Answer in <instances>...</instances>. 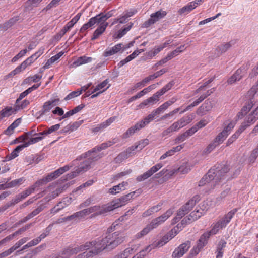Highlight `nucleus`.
Instances as JSON below:
<instances>
[{"instance_id":"obj_16","label":"nucleus","mask_w":258,"mask_h":258,"mask_svg":"<svg viewBox=\"0 0 258 258\" xmlns=\"http://www.w3.org/2000/svg\"><path fill=\"white\" fill-rule=\"evenodd\" d=\"M162 167V165L160 163H158L155 166H153L150 170L144 173L143 174L137 177V180L139 182H141L145 180L151 176L154 173L156 172L158 170L161 169Z\"/></svg>"},{"instance_id":"obj_60","label":"nucleus","mask_w":258,"mask_h":258,"mask_svg":"<svg viewBox=\"0 0 258 258\" xmlns=\"http://www.w3.org/2000/svg\"><path fill=\"white\" fill-rule=\"evenodd\" d=\"M200 251L201 250L196 246H194L190 250L187 258H193L194 256H196Z\"/></svg>"},{"instance_id":"obj_21","label":"nucleus","mask_w":258,"mask_h":258,"mask_svg":"<svg viewBox=\"0 0 258 258\" xmlns=\"http://www.w3.org/2000/svg\"><path fill=\"white\" fill-rule=\"evenodd\" d=\"M167 108L165 103H163L158 108L153 111L151 114H149L145 118L148 121V123H149L154 119L156 115L163 113Z\"/></svg>"},{"instance_id":"obj_9","label":"nucleus","mask_w":258,"mask_h":258,"mask_svg":"<svg viewBox=\"0 0 258 258\" xmlns=\"http://www.w3.org/2000/svg\"><path fill=\"white\" fill-rule=\"evenodd\" d=\"M95 244V241L93 240L92 241L87 242L80 245H76L74 247L70 246V247L72 250V254L74 255L80 252H82L81 253H82L84 252H88L92 249H94Z\"/></svg>"},{"instance_id":"obj_43","label":"nucleus","mask_w":258,"mask_h":258,"mask_svg":"<svg viewBox=\"0 0 258 258\" xmlns=\"http://www.w3.org/2000/svg\"><path fill=\"white\" fill-rule=\"evenodd\" d=\"M53 224H50L48 227H47L44 230V232L37 238L36 239H38L39 243L41 241L42 239H44L47 235H48L50 231L52 229Z\"/></svg>"},{"instance_id":"obj_45","label":"nucleus","mask_w":258,"mask_h":258,"mask_svg":"<svg viewBox=\"0 0 258 258\" xmlns=\"http://www.w3.org/2000/svg\"><path fill=\"white\" fill-rule=\"evenodd\" d=\"M227 137L226 135L221 132L216 137L213 141L218 145L223 143Z\"/></svg>"},{"instance_id":"obj_64","label":"nucleus","mask_w":258,"mask_h":258,"mask_svg":"<svg viewBox=\"0 0 258 258\" xmlns=\"http://www.w3.org/2000/svg\"><path fill=\"white\" fill-rule=\"evenodd\" d=\"M61 254L64 258H69L73 255L70 247L63 249L62 251Z\"/></svg>"},{"instance_id":"obj_36","label":"nucleus","mask_w":258,"mask_h":258,"mask_svg":"<svg viewBox=\"0 0 258 258\" xmlns=\"http://www.w3.org/2000/svg\"><path fill=\"white\" fill-rule=\"evenodd\" d=\"M20 118L16 119L12 124H11L5 131V134L10 135L13 133L14 130L16 128L20 123Z\"/></svg>"},{"instance_id":"obj_20","label":"nucleus","mask_w":258,"mask_h":258,"mask_svg":"<svg viewBox=\"0 0 258 258\" xmlns=\"http://www.w3.org/2000/svg\"><path fill=\"white\" fill-rule=\"evenodd\" d=\"M135 194V192H132L128 194H127L124 196L121 197L119 199L116 200L115 201H113L110 203V204L116 205H118V206H114V209L121 207L125 204L128 201H129Z\"/></svg>"},{"instance_id":"obj_29","label":"nucleus","mask_w":258,"mask_h":258,"mask_svg":"<svg viewBox=\"0 0 258 258\" xmlns=\"http://www.w3.org/2000/svg\"><path fill=\"white\" fill-rule=\"evenodd\" d=\"M171 239V238L170 237V235H168L167 234L165 235L159 241L157 242L156 243H153L147 246V249H148L150 248H155L157 247L162 246L164 244H165L167 242H168L169 240Z\"/></svg>"},{"instance_id":"obj_49","label":"nucleus","mask_w":258,"mask_h":258,"mask_svg":"<svg viewBox=\"0 0 258 258\" xmlns=\"http://www.w3.org/2000/svg\"><path fill=\"white\" fill-rule=\"evenodd\" d=\"M137 250L135 246L126 248L122 252L123 258H127L130 255L134 253Z\"/></svg>"},{"instance_id":"obj_44","label":"nucleus","mask_w":258,"mask_h":258,"mask_svg":"<svg viewBox=\"0 0 258 258\" xmlns=\"http://www.w3.org/2000/svg\"><path fill=\"white\" fill-rule=\"evenodd\" d=\"M130 157L126 151L120 153L114 159L116 163H120L124 160Z\"/></svg>"},{"instance_id":"obj_38","label":"nucleus","mask_w":258,"mask_h":258,"mask_svg":"<svg viewBox=\"0 0 258 258\" xmlns=\"http://www.w3.org/2000/svg\"><path fill=\"white\" fill-rule=\"evenodd\" d=\"M133 25V23H130L128 26L125 27L122 30L118 31L116 34V36H114V38L119 39L123 37L131 29Z\"/></svg>"},{"instance_id":"obj_10","label":"nucleus","mask_w":258,"mask_h":258,"mask_svg":"<svg viewBox=\"0 0 258 258\" xmlns=\"http://www.w3.org/2000/svg\"><path fill=\"white\" fill-rule=\"evenodd\" d=\"M113 144V143L111 142L110 141H109L105 143H103L101 144L100 145L94 147L91 150H89L86 152V153L82 154L76 159V160H80L83 158H85V157H86L90 156L91 154L97 155L96 154L97 152H99L102 150L105 149L106 148L111 146Z\"/></svg>"},{"instance_id":"obj_62","label":"nucleus","mask_w":258,"mask_h":258,"mask_svg":"<svg viewBox=\"0 0 258 258\" xmlns=\"http://www.w3.org/2000/svg\"><path fill=\"white\" fill-rule=\"evenodd\" d=\"M218 145L215 142L213 141L212 142L210 143L208 146L207 147V148L205 149L204 152L206 153H209L212 151H213L217 146Z\"/></svg>"},{"instance_id":"obj_39","label":"nucleus","mask_w":258,"mask_h":258,"mask_svg":"<svg viewBox=\"0 0 258 258\" xmlns=\"http://www.w3.org/2000/svg\"><path fill=\"white\" fill-rule=\"evenodd\" d=\"M23 182V179L20 178L14 180L9 183H6L5 184V187L4 188H10L14 187H16L18 185H20Z\"/></svg>"},{"instance_id":"obj_47","label":"nucleus","mask_w":258,"mask_h":258,"mask_svg":"<svg viewBox=\"0 0 258 258\" xmlns=\"http://www.w3.org/2000/svg\"><path fill=\"white\" fill-rule=\"evenodd\" d=\"M41 78L42 75L40 74H35L31 77L26 78L24 81L26 83L37 82L41 79Z\"/></svg>"},{"instance_id":"obj_24","label":"nucleus","mask_w":258,"mask_h":258,"mask_svg":"<svg viewBox=\"0 0 258 258\" xmlns=\"http://www.w3.org/2000/svg\"><path fill=\"white\" fill-rule=\"evenodd\" d=\"M96 24H99V26L94 31L91 38L92 40H94L97 39L101 35H102L105 31L108 25V23L104 24L103 23H96Z\"/></svg>"},{"instance_id":"obj_5","label":"nucleus","mask_w":258,"mask_h":258,"mask_svg":"<svg viewBox=\"0 0 258 258\" xmlns=\"http://www.w3.org/2000/svg\"><path fill=\"white\" fill-rule=\"evenodd\" d=\"M113 16L112 11L108 12L107 13H100L96 16L92 17L89 21L84 24L81 28L80 31L83 32L89 28L94 27L96 23H106V20Z\"/></svg>"},{"instance_id":"obj_28","label":"nucleus","mask_w":258,"mask_h":258,"mask_svg":"<svg viewBox=\"0 0 258 258\" xmlns=\"http://www.w3.org/2000/svg\"><path fill=\"white\" fill-rule=\"evenodd\" d=\"M154 228H156V227H154V224L151 222L150 224L147 225L142 231L138 233L135 235V238L137 239L141 238L142 237L146 235L150 231Z\"/></svg>"},{"instance_id":"obj_14","label":"nucleus","mask_w":258,"mask_h":258,"mask_svg":"<svg viewBox=\"0 0 258 258\" xmlns=\"http://www.w3.org/2000/svg\"><path fill=\"white\" fill-rule=\"evenodd\" d=\"M190 247L191 242L189 241H187L180 244L173 251L172 254V258L181 257L188 250Z\"/></svg>"},{"instance_id":"obj_34","label":"nucleus","mask_w":258,"mask_h":258,"mask_svg":"<svg viewBox=\"0 0 258 258\" xmlns=\"http://www.w3.org/2000/svg\"><path fill=\"white\" fill-rule=\"evenodd\" d=\"M258 118V106L257 108L248 116L246 120L244 121L246 123L249 124V126L251 124H253Z\"/></svg>"},{"instance_id":"obj_30","label":"nucleus","mask_w":258,"mask_h":258,"mask_svg":"<svg viewBox=\"0 0 258 258\" xmlns=\"http://www.w3.org/2000/svg\"><path fill=\"white\" fill-rule=\"evenodd\" d=\"M16 109L12 107H7L0 111V120L5 117H8L12 114L15 113Z\"/></svg>"},{"instance_id":"obj_50","label":"nucleus","mask_w":258,"mask_h":258,"mask_svg":"<svg viewBox=\"0 0 258 258\" xmlns=\"http://www.w3.org/2000/svg\"><path fill=\"white\" fill-rule=\"evenodd\" d=\"M39 240H38V239H36V238L33 239L32 240H31V241H30L29 242H28V243H27L26 244L24 245L22 247V248L20 250L17 251V252H19L26 248L36 245L37 244H38L39 243Z\"/></svg>"},{"instance_id":"obj_33","label":"nucleus","mask_w":258,"mask_h":258,"mask_svg":"<svg viewBox=\"0 0 258 258\" xmlns=\"http://www.w3.org/2000/svg\"><path fill=\"white\" fill-rule=\"evenodd\" d=\"M204 213V211L203 209L202 210H197L192 212L188 216V220H189V222H191L197 220L202 216Z\"/></svg>"},{"instance_id":"obj_26","label":"nucleus","mask_w":258,"mask_h":258,"mask_svg":"<svg viewBox=\"0 0 258 258\" xmlns=\"http://www.w3.org/2000/svg\"><path fill=\"white\" fill-rule=\"evenodd\" d=\"M92 60V58L91 57H87L86 56H81L75 60L72 64H71L70 67L76 68L81 65L90 62Z\"/></svg>"},{"instance_id":"obj_22","label":"nucleus","mask_w":258,"mask_h":258,"mask_svg":"<svg viewBox=\"0 0 258 258\" xmlns=\"http://www.w3.org/2000/svg\"><path fill=\"white\" fill-rule=\"evenodd\" d=\"M117 118L116 116H113L110 117L106 121L103 122L98 124L96 127L92 129L93 132H98L101 131H102L104 128H106L108 126H109L112 123H113Z\"/></svg>"},{"instance_id":"obj_31","label":"nucleus","mask_w":258,"mask_h":258,"mask_svg":"<svg viewBox=\"0 0 258 258\" xmlns=\"http://www.w3.org/2000/svg\"><path fill=\"white\" fill-rule=\"evenodd\" d=\"M231 46L232 44L231 42H228L225 44L219 45L216 49V51H217V56H219L222 53H225Z\"/></svg>"},{"instance_id":"obj_61","label":"nucleus","mask_w":258,"mask_h":258,"mask_svg":"<svg viewBox=\"0 0 258 258\" xmlns=\"http://www.w3.org/2000/svg\"><path fill=\"white\" fill-rule=\"evenodd\" d=\"M210 106L207 107L205 106V104H203L198 108L197 113L198 115H202L204 114L205 112L208 111V110H210Z\"/></svg>"},{"instance_id":"obj_25","label":"nucleus","mask_w":258,"mask_h":258,"mask_svg":"<svg viewBox=\"0 0 258 258\" xmlns=\"http://www.w3.org/2000/svg\"><path fill=\"white\" fill-rule=\"evenodd\" d=\"M196 204V200L194 199H191L188 201L185 205L183 206L181 208L178 210L177 214V219H181L183 216H184L187 213L186 207L188 205H190V207H194Z\"/></svg>"},{"instance_id":"obj_7","label":"nucleus","mask_w":258,"mask_h":258,"mask_svg":"<svg viewBox=\"0 0 258 258\" xmlns=\"http://www.w3.org/2000/svg\"><path fill=\"white\" fill-rule=\"evenodd\" d=\"M167 14V12L165 11L160 10L150 15V18L147 21H146L143 24V27L145 28H148L159 21L161 19L163 18Z\"/></svg>"},{"instance_id":"obj_53","label":"nucleus","mask_w":258,"mask_h":258,"mask_svg":"<svg viewBox=\"0 0 258 258\" xmlns=\"http://www.w3.org/2000/svg\"><path fill=\"white\" fill-rule=\"evenodd\" d=\"M36 59H35V57L32 55L30 57L27 58L25 61H24L21 64L22 65V67L25 69L26 67L29 65H30L31 63H32Z\"/></svg>"},{"instance_id":"obj_6","label":"nucleus","mask_w":258,"mask_h":258,"mask_svg":"<svg viewBox=\"0 0 258 258\" xmlns=\"http://www.w3.org/2000/svg\"><path fill=\"white\" fill-rule=\"evenodd\" d=\"M114 206H118V205H113L108 203L106 205H95L87 208L88 215L92 213H95L97 215H101L111 211L114 209Z\"/></svg>"},{"instance_id":"obj_54","label":"nucleus","mask_w":258,"mask_h":258,"mask_svg":"<svg viewBox=\"0 0 258 258\" xmlns=\"http://www.w3.org/2000/svg\"><path fill=\"white\" fill-rule=\"evenodd\" d=\"M108 82H109L108 80L106 79L105 80L103 81L102 83L98 84L96 87V88L94 89V91L92 92V93H94L95 92L98 91L101 89H102V90H103V89H105L106 88H105V87L108 84Z\"/></svg>"},{"instance_id":"obj_51","label":"nucleus","mask_w":258,"mask_h":258,"mask_svg":"<svg viewBox=\"0 0 258 258\" xmlns=\"http://www.w3.org/2000/svg\"><path fill=\"white\" fill-rule=\"evenodd\" d=\"M163 49L161 45L158 46L157 47H156L154 49L149 52L148 53V56L149 58H152V57H154L156 55H157L158 53H159Z\"/></svg>"},{"instance_id":"obj_23","label":"nucleus","mask_w":258,"mask_h":258,"mask_svg":"<svg viewBox=\"0 0 258 258\" xmlns=\"http://www.w3.org/2000/svg\"><path fill=\"white\" fill-rule=\"evenodd\" d=\"M124 51L125 48H123L122 44L119 43L111 48H107L104 52V56H109L117 53L121 50Z\"/></svg>"},{"instance_id":"obj_42","label":"nucleus","mask_w":258,"mask_h":258,"mask_svg":"<svg viewBox=\"0 0 258 258\" xmlns=\"http://www.w3.org/2000/svg\"><path fill=\"white\" fill-rule=\"evenodd\" d=\"M46 245L44 244L41 245L34 249L31 252L27 253L25 256L23 257V258H32L33 255L37 254L38 252L44 249Z\"/></svg>"},{"instance_id":"obj_35","label":"nucleus","mask_w":258,"mask_h":258,"mask_svg":"<svg viewBox=\"0 0 258 258\" xmlns=\"http://www.w3.org/2000/svg\"><path fill=\"white\" fill-rule=\"evenodd\" d=\"M235 122L233 121H231L228 122H225L224 123L225 127H224V129L222 131V132L224 133V134L226 135V136L227 137L231 132V131H232V130L235 126Z\"/></svg>"},{"instance_id":"obj_2","label":"nucleus","mask_w":258,"mask_h":258,"mask_svg":"<svg viewBox=\"0 0 258 258\" xmlns=\"http://www.w3.org/2000/svg\"><path fill=\"white\" fill-rule=\"evenodd\" d=\"M229 170L227 166H224L220 169L219 167L212 168L199 181V186L204 187L203 190L205 192L214 189L228 177L227 173Z\"/></svg>"},{"instance_id":"obj_17","label":"nucleus","mask_w":258,"mask_h":258,"mask_svg":"<svg viewBox=\"0 0 258 258\" xmlns=\"http://www.w3.org/2000/svg\"><path fill=\"white\" fill-rule=\"evenodd\" d=\"M195 115L192 113L190 115H187L183 116L181 118H180L177 121L174 122V125H175L177 130L183 127L186 126L187 124L190 123L192 120L195 118Z\"/></svg>"},{"instance_id":"obj_27","label":"nucleus","mask_w":258,"mask_h":258,"mask_svg":"<svg viewBox=\"0 0 258 258\" xmlns=\"http://www.w3.org/2000/svg\"><path fill=\"white\" fill-rule=\"evenodd\" d=\"M154 228H156V227H154V224L151 222L150 224L147 225L142 231L138 233L135 235V238L137 239L141 238L142 237L146 235L150 231Z\"/></svg>"},{"instance_id":"obj_57","label":"nucleus","mask_w":258,"mask_h":258,"mask_svg":"<svg viewBox=\"0 0 258 258\" xmlns=\"http://www.w3.org/2000/svg\"><path fill=\"white\" fill-rule=\"evenodd\" d=\"M42 0H28L25 6L26 8L36 7Z\"/></svg>"},{"instance_id":"obj_15","label":"nucleus","mask_w":258,"mask_h":258,"mask_svg":"<svg viewBox=\"0 0 258 258\" xmlns=\"http://www.w3.org/2000/svg\"><path fill=\"white\" fill-rule=\"evenodd\" d=\"M59 102V99H53L45 102L39 112L40 116L47 115L54 106L58 105Z\"/></svg>"},{"instance_id":"obj_13","label":"nucleus","mask_w":258,"mask_h":258,"mask_svg":"<svg viewBox=\"0 0 258 258\" xmlns=\"http://www.w3.org/2000/svg\"><path fill=\"white\" fill-rule=\"evenodd\" d=\"M148 121L144 119L137 123L135 125L128 128L122 135L123 138L126 139L133 135L136 132L139 131L148 124Z\"/></svg>"},{"instance_id":"obj_1","label":"nucleus","mask_w":258,"mask_h":258,"mask_svg":"<svg viewBox=\"0 0 258 258\" xmlns=\"http://www.w3.org/2000/svg\"><path fill=\"white\" fill-rule=\"evenodd\" d=\"M125 238V234L120 232H115L101 240H94L96 243L94 249L80 253L75 258H89L97 255L105 248L113 249L121 244Z\"/></svg>"},{"instance_id":"obj_18","label":"nucleus","mask_w":258,"mask_h":258,"mask_svg":"<svg viewBox=\"0 0 258 258\" xmlns=\"http://www.w3.org/2000/svg\"><path fill=\"white\" fill-rule=\"evenodd\" d=\"M173 209H170L168 210L164 214L162 215L152 221V223L154 224V227L157 228L159 225H161L165 222L169 217L173 214Z\"/></svg>"},{"instance_id":"obj_41","label":"nucleus","mask_w":258,"mask_h":258,"mask_svg":"<svg viewBox=\"0 0 258 258\" xmlns=\"http://www.w3.org/2000/svg\"><path fill=\"white\" fill-rule=\"evenodd\" d=\"M60 124H57L51 126L50 127L48 128V130H45L42 132L39 133V135H47L52 133L58 130L60 127Z\"/></svg>"},{"instance_id":"obj_4","label":"nucleus","mask_w":258,"mask_h":258,"mask_svg":"<svg viewBox=\"0 0 258 258\" xmlns=\"http://www.w3.org/2000/svg\"><path fill=\"white\" fill-rule=\"evenodd\" d=\"M101 157V156L100 155H95L93 154H91L90 156L86 157L85 158H87V159L82 163L75 171L68 174V178L72 179L76 177L79 174L87 171L90 169L92 163L94 161L98 160Z\"/></svg>"},{"instance_id":"obj_32","label":"nucleus","mask_w":258,"mask_h":258,"mask_svg":"<svg viewBox=\"0 0 258 258\" xmlns=\"http://www.w3.org/2000/svg\"><path fill=\"white\" fill-rule=\"evenodd\" d=\"M25 147L23 144L18 146L8 156L6 157L7 160L9 161L18 157L20 151L23 150Z\"/></svg>"},{"instance_id":"obj_37","label":"nucleus","mask_w":258,"mask_h":258,"mask_svg":"<svg viewBox=\"0 0 258 258\" xmlns=\"http://www.w3.org/2000/svg\"><path fill=\"white\" fill-rule=\"evenodd\" d=\"M34 135L37 136L35 138H32L28 142H25L23 145L25 148L28 147L29 145L36 143L43 139L42 135H39V134H35Z\"/></svg>"},{"instance_id":"obj_40","label":"nucleus","mask_w":258,"mask_h":258,"mask_svg":"<svg viewBox=\"0 0 258 258\" xmlns=\"http://www.w3.org/2000/svg\"><path fill=\"white\" fill-rule=\"evenodd\" d=\"M226 244V242L224 241H221L218 245L217 247V254L216 255V258H222L223 256V248L225 247Z\"/></svg>"},{"instance_id":"obj_58","label":"nucleus","mask_w":258,"mask_h":258,"mask_svg":"<svg viewBox=\"0 0 258 258\" xmlns=\"http://www.w3.org/2000/svg\"><path fill=\"white\" fill-rule=\"evenodd\" d=\"M81 94V91H73L71 93H69L65 98V100H70L73 99L77 96H79Z\"/></svg>"},{"instance_id":"obj_3","label":"nucleus","mask_w":258,"mask_h":258,"mask_svg":"<svg viewBox=\"0 0 258 258\" xmlns=\"http://www.w3.org/2000/svg\"><path fill=\"white\" fill-rule=\"evenodd\" d=\"M237 211V209L236 208L233 209L218 220L213 225L210 231L206 232L201 235L196 246L201 250L207 244L208 239L210 236L216 234L219 230L225 228L230 222Z\"/></svg>"},{"instance_id":"obj_52","label":"nucleus","mask_w":258,"mask_h":258,"mask_svg":"<svg viewBox=\"0 0 258 258\" xmlns=\"http://www.w3.org/2000/svg\"><path fill=\"white\" fill-rule=\"evenodd\" d=\"M25 70L22 65L21 64L18 66L15 69L11 72L7 76V78L11 77L20 73L21 71Z\"/></svg>"},{"instance_id":"obj_11","label":"nucleus","mask_w":258,"mask_h":258,"mask_svg":"<svg viewBox=\"0 0 258 258\" xmlns=\"http://www.w3.org/2000/svg\"><path fill=\"white\" fill-rule=\"evenodd\" d=\"M249 67V64L247 63L243 66L240 69H238L236 72L227 81L229 84L234 83L237 81H239L243 76L246 73V71Z\"/></svg>"},{"instance_id":"obj_12","label":"nucleus","mask_w":258,"mask_h":258,"mask_svg":"<svg viewBox=\"0 0 258 258\" xmlns=\"http://www.w3.org/2000/svg\"><path fill=\"white\" fill-rule=\"evenodd\" d=\"M148 121L144 119L137 123L135 125L128 128L122 135L123 138L126 139L133 135L136 132L139 131L148 124Z\"/></svg>"},{"instance_id":"obj_19","label":"nucleus","mask_w":258,"mask_h":258,"mask_svg":"<svg viewBox=\"0 0 258 258\" xmlns=\"http://www.w3.org/2000/svg\"><path fill=\"white\" fill-rule=\"evenodd\" d=\"M82 14L81 13H78L71 21H70L67 25L63 27L60 32V36H63L66 33L71 29L73 26L80 19Z\"/></svg>"},{"instance_id":"obj_55","label":"nucleus","mask_w":258,"mask_h":258,"mask_svg":"<svg viewBox=\"0 0 258 258\" xmlns=\"http://www.w3.org/2000/svg\"><path fill=\"white\" fill-rule=\"evenodd\" d=\"M253 105V104L252 102L250 101L248 102L246 105L243 106L240 112L242 115L243 116L246 115L247 113L252 108Z\"/></svg>"},{"instance_id":"obj_46","label":"nucleus","mask_w":258,"mask_h":258,"mask_svg":"<svg viewBox=\"0 0 258 258\" xmlns=\"http://www.w3.org/2000/svg\"><path fill=\"white\" fill-rule=\"evenodd\" d=\"M66 206L63 205V203L60 201L56 205H55L53 208L50 210V213L53 214L58 213L60 210L64 209Z\"/></svg>"},{"instance_id":"obj_63","label":"nucleus","mask_w":258,"mask_h":258,"mask_svg":"<svg viewBox=\"0 0 258 258\" xmlns=\"http://www.w3.org/2000/svg\"><path fill=\"white\" fill-rule=\"evenodd\" d=\"M75 215L78 219H80L82 218L85 217L86 215H88V212L87 209H85L83 210L75 213Z\"/></svg>"},{"instance_id":"obj_48","label":"nucleus","mask_w":258,"mask_h":258,"mask_svg":"<svg viewBox=\"0 0 258 258\" xmlns=\"http://www.w3.org/2000/svg\"><path fill=\"white\" fill-rule=\"evenodd\" d=\"M177 129L176 128L175 125L174 123L170 126L168 128L163 131L162 133V136L165 137L167 135H170L172 132L177 131Z\"/></svg>"},{"instance_id":"obj_8","label":"nucleus","mask_w":258,"mask_h":258,"mask_svg":"<svg viewBox=\"0 0 258 258\" xmlns=\"http://www.w3.org/2000/svg\"><path fill=\"white\" fill-rule=\"evenodd\" d=\"M191 170V166L190 165L187 163H183L178 168L177 170H171L169 171V173L166 174V172L168 171L167 170L163 169L161 171H160L159 173L157 174H156V177H161L164 174H165V176H166L167 174H170V176L173 175L176 172H178L180 173L181 174H186L190 170Z\"/></svg>"},{"instance_id":"obj_56","label":"nucleus","mask_w":258,"mask_h":258,"mask_svg":"<svg viewBox=\"0 0 258 258\" xmlns=\"http://www.w3.org/2000/svg\"><path fill=\"white\" fill-rule=\"evenodd\" d=\"M45 206L43 205H41L40 206L38 207L36 209L33 210L31 213L28 214L29 215V217H30L31 218H33V217L38 214L42 210H43Z\"/></svg>"},{"instance_id":"obj_59","label":"nucleus","mask_w":258,"mask_h":258,"mask_svg":"<svg viewBox=\"0 0 258 258\" xmlns=\"http://www.w3.org/2000/svg\"><path fill=\"white\" fill-rule=\"evenodd\" d=\"M147 246L144 249L141 250L138 254H137L136 255L137 258L144 257L148 252H150L152 249H154V248H150L148 249H147Z\"/></svg>"}]
</instances>
